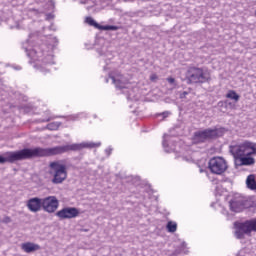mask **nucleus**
I'll return each instance as SVG.
<instances>
[{"mask_svg":"<svg viewBox=\"0 0 256 256\" xmlns=\"http://www.w3.org/2000/svg\"><path fill=\"white\" fill-rule=\"evenodd\" d=\"M49 168L53 171L52 183L60 185L67 179V166L60 161H54L49 164Z\"/></svg>","mask_w":256,"mask_h":256,"instance_id":"obj_7","label":"nucleus"},{"mask_svg":"<svg viewBox=\"0 0 256 256\" xmlns=\"http://www.w3.org/2000/svg\"><path fill=\"white\" fill-rule=\"evenodd\" d=\"M59 127H61V122H51L47 125V129H49V131H57Z\"/></svg>","mask_w":256,"mask_h":256,"instance_id":"obj_19","label":"nucleus"},{"mask_svg":"<svg viewBox=\"0 0 256 256\" xmlns=\"http://www.w3.org/2000/svg\"><path fill=\"white\" fill-rule=\"evenodd\" d=\"M97 0H80V3L82 4V5H87V3H90L91 5H95V2H96Z\"/></svg>","mask_w":256,"mask_h":256,"instance_id":"obj_22","label":"nucleus"},{"mask_svg":"<svg viewBox=\"0 0 256 256\" xmlns=\"http://www.w3.org/2000/svg\"><path fill=\"white\" fill-rule=\"evenodd\" d=\"M16 69H21V67H18V68H16Z\"/></svg>","mask_w":256,"mask_h":256,"instance_id":"obj_35","label":"nucleus"},{"mask_svg":"<svg viewBox=\"0 0 256 256\" xmlns=\"http://www.w3.org/2000/svg\"><path fill=\"white\" fill-rule=\"evenodd\" d=\"M44 55H45V52H38L35 49H32L28 53V57H31V59H33V61H42L43 63H46V64L53 63V55L47 54L45 57H44Z\"/></svg>","mask_w":256,"mask_h":256,"instance_id":"obj_12","label":"nucleus"},{"mask_svg":"<svg viewBox=\"0 0 256 256\" xmlns=\"http://www.w3.org/2000/svg\"><path fill=\"white\" fill-rule=\"evenodd\" d=\"M150 80H152V81H157V74H152V75L150 76Z\"/></svg>","mask_w":256,"mask_h":256,"instance_id":"obj_28","label":"nucleus"},{"mask_svg":"<svg viewBox=\"0 0 256 256\" xmlns=\"http://www.w3.org/2000/svg\"><path fill=\"white\" fill-rule=\"evenodd\" d=\"M229 151L234 159H240L245 156L251 157V155H256V144L249 141H245L242 144L233 142L229 146Z\"/></svg>","mask_w":256,"mask_h":256,"instance_id":"obj_3","label":"nucleus"},{"mask_svg":"<svg viewBox=\"0 0 256 256\" xmlns=\"http://www.w3.org/2000/svg\"><path fill=\"white\" fill-rule=\"evenodd\" d=\"M159 115H161L163 117V119H167V117H169V115H171V112L165 111V112L160 113Z\"/></svg>","mask_w":256,"mask_h":256,"instance_id":"obj_23","label":"nucleus"},{"mask_svg":"<svg viewBox=\"0 0 256 256\" xmlns=\"http://www.w3.org/2000/svg\"><path fill=\"white\" fill-rule=\"evenodd\" d=\"M185 247H187V243L186 242H182L181 243V249H185Z\"/></svg>","mask_w":256,"mask_h":256,"instance_id":"obj_30","label":"nucleus"},{"mask_svg":"<svg viewBox=\"0 0 256 256\" xmlns=\"http://www.w3.org/2000/svg\"><path fill=\"white\" fill-rule=\"evenodd\" d=\"M42 209L46 213H55L59 209V200L55 196H48L42 199Z\"/></svg>","mask_w":256,"mask_h":256,"instance_id":"obj_10","label":"nucleus"},{"mask_svg":"<svg viewBox=\"0 0 256 256\" xmlns=\"http://www.w3.org/2000/svg\"><path fill=\"white\" fill-rule=\"evenodd\" d=\"M187 95H189L188 91H184V92L180 93V99H186Z\"/></svg>","mask_w":256,"mask_h":256,"instance_id":"obj_24","label":"nucleus"},{"mask_svg":"<svg viewBox=\"0 0 256 256\" xmlns=\"http://www.w3.org/2000/svg\"><path fill=\"white\" fill-rule=\"evenodd\" d=\"M61 118H63V116H54V115H52V116H49L46 119L41 120V122L42 123H49V121H53V119H61Z\"/></svg>","mask_w":256,"mask_h":256,"instance_id":"obj_21","label":"nucleus"},{"mask_svg":"<svg viewBox=\"0 0 256 256\" xmlns=\"http://www.w3.org/2000/svg\"><path fill=\"white\" fill-rule=\"evenodd\" d=\"M246 185L248 187V189H250L251 191H255L256 190V180H255V175L250 174L247 179H246Z\"/></svg>","mask_w":256,"mask_h":256,"instance_id":"obj_16","label":"nucleus"},{"mask_svg":"<svg viewBox=\"0 0 256 256\" xmlns=\"http://www.w3.org/2000/svg\"><path fill=\"white\" fill-rule=\"evenodd\" d=\"M227 99H232V101H239L240 96L239 94H237V92H235L234 90H230L227 94H226Z\"/></svg>","mask_w":256,"mask_h":256,"instance_id":"obj_18","label":"nucleus"},{"mask_svg":"<svg viewBox=\"0 0 256 256\" xmlns=\"http://www.w3.org/2000/svg\"><path fill=\"white\" fill-rule=\"evenodd\" d=\"M208 167L211 173L223 175V172L227 171V162L221 157H214L209 160Z\"/></svg>","mask_w":256,"mask_h":256,"instance_id":"obj_9","label":"nucleus"},{"mask_svg":"<svg viewBox=\"0 0 256 256\" xmlns=\"http://www.w3.org/2000/svg\"><path fill=\"white\" fill-rule=\"evenodd\" d=\"M186 79L188 83L195 85L198 83H207L211 77L209 76V73H207V71H205L203 68L190 67L186 72Z\"/></svg>","mask_w":256,"mask_h":256,"instance_id":"obj_5","label":"nucleus"},{"mask_svg":"<svg viewBox=\"0 0 256 256\" xmlns=\"http://www.w3.org/2000/svg\"><path fill=\"white\" fill-rule=\"evenodd\" d=\"M52 9H55V2L53 0H48Z\"/></svg>","mask_w":256,"mask_h":256,"instance_id":"obj_27","label":"nucleus"},{"mask_svg":"<svg viewBox=\"0 0 256 256\" xmlns=\"http://www.w3.org/2000/svg\"><path fill=\"white\" fill-rule=\"evenodd\" d=\"M112 151H113V148H107L105 150V153L109 156V155H111Z\"/></svg>","mask_w":256,"mask_h":256,"instance_id":"obj_26","label":"nucleus"},{"mask_svg":"<svg viewBox=\"0 0 256 256\" xmlns=\"http://www.w3.org/2000/svg\"><path fill=\"white\" fill-rule=\"evenodd\" d=\"M110 79L114 83L117 89H122V92L126 94L127 99L130 101H137L136 91L139 89L137 87H129V79H127L123 74H116L115 76L110 75Z\"/></svg>","mask_w":256,"mask_h":256,"instance_id":"obj_4","label":"nucleus"},{"mask_svg":"<svg viewBox=\"0 0 256 256\" xmlns=\"http://www.w3.org/2000/svg\"><path fill=\"white\" fill-rule=\"evenodd\" d=\"M167 229L169 233H175L177 231V223L176 222H168L167 223Z\"/></svg>","mask_w":256,"mask_h":256,"instance_id":"obj_20","label":"nucleus"},{"mask_svg":"<svg viewBox=\"0 0 256 256\" xmlns=\"http://www.w3.org/2000/svg\"><path fill=\"white\" fill-rule=\"evenodd\" d=\"M86 23H88V25L91 27H95V29H99V31H117L119 29L118 26L114 25H100L91 17L86 18Z\"/></svg>","mask_w":256,"mask_h":256,"instance_id":"obj_13","label":"nucleus"},{"mask_svg":"<svg viewBox=\"0 0 256 256\" xmlns=\"http://www.w3.org/2000/svg\"><path fill=\"white\" fill-rule=\"evenodd\" d=\"M47 19H53L52 14H48V15H47Z\"/></svg>","mask_w":256,"mask_h":256,"instance_id":"obj_33","label":"nucleus"},{"mask_svg":"<svg viewBox=\"0 0 256 256\" xmlns=\"http://www.w3.org/2000/svg\"><path fill=\"white\" fill-rule=\"evenodd\" d=\"M162 145H163V147H167V142L165 140H163Z\"/></svg>","mask_w":256,"mask_h":256,"instance_id":"obj_32","label":"nucleus"},{"mask_svg":"<svg viewBox=\"0 0 256 256\" xmlns=\"http://www.w3.org/2000/svg\"><path fill=\"white\" fill-rule=\"evenodd\" d=\"M97 147H101V142H82L52 148H24L19 151L8 152L6 157L0 155V163H15V161H25L35 157H51L53 155H63V153H69V151H81V149H95Z\"/></svg>","mask_w":256,"mask_h":256,"instance_id":"obj_1","label":"nucleus"},{"mask_svg":"<svg viewBox=\"0 0 256 256\" xmlns=\"http://www.w3.org/2000/svg\"><path fill=\"white\" fill-rule=\"evenodd\" d=\"M26 206L29 209V211H31L32 213H37L41 211V207H43V199L37 198V197L30 198L27 201Z\"/></svg>","mask_w":256,"mask_h":256,"instance_id":"obj_14","label":"nucleus"},{"mask_svg":"<svg viewBox=\"0 0 256 256\" xmlns=\"http://www.w3.org/2000/svg\"><path fill=\"white\" fill-rule=\"evenodd\" d=\"M226 132L227 129L224 127L206 128L204 130L194 132L192 141L195 145H201V143H207V141H213L215 139H219V137H223Z\"/></svg>","mask_w":256,"mask_h":256,"instance_id":"obj_2","label":"nucleus"},{"mask_svg":"<svg viewBox=\"0 0 256 256\" xmlns=\"http://www.w3.org/2000/svg\"><path fill=\"white\" fill-rule=\"evenodd\" d=\"M106 83H109V78H106Z\"/></svg>","mask_w":256,"mask_h":256,"instance_id":"obj_34","label":"nucleus"},{"mask_svg":"<svg viewBox=\"0 0 256 256\" xmlns=\"http://www.w3.org/2000/svg\"><path fill=\"white\" fill-rule=\"evenodd\" d=\"M229 207L233 213H241L247 209V198L241 194H234L229 201Z\"/></svg>","mask_w":256,"mask_h":256,"instance_id":"obj_8","label":"nucleus"},{"mask_svg":"<svg viewBox=\"0 0 256 256\" xmlns=\"http://www.w3.org/2000/svg\"><path fill=\"white\" fill-rule=\"evenodd\" d=\"M56 217H58L60 221L65 219H75V217H79V209L75 207H65L56 212Z\"/></svg>","mask_w":256,"mask_h":256,"instance_id":"obj_11","label":"nucleus"},{"mask_svg":"<svg viewBox=\"0 0 256 256\" xmlns=\"http://www.w3.org/2000/svg\"><path fill=\"white\" fill-rule=\"evenodd\" d=\"M240 165H255V158L249 156H242L240 159Z\"/></svg>","mask_w":256,"mask_h":256,"instance_id":"obj_17","label":"nucleus"},{"mask_svg":"<svg viewBox=\"0 0 256 256\" xmlns=\"http://www.w3.org/2000/svg\"><path fill=\"white\" fill-rule=\"evenodd\" d=\"M69 119H70L71 121H75V120L77 119V116H69Z\"/></svg>","mask_w":256,"mask_h":256,"instance_id":"obj_31","label":"nucleus"},{"mask_svg":"<svg viewBox=\"0 0 256 256\" xmlns=\"http://www.w3.org/2000/svg\"><path fill=\"white\" fill-rule=\"evenodd\" d=\"M4 222L5 223H11V218L10 217H5Z\"/></svg>","mask_w":256,"mask_h":256,"instance_id":"obj_29","label":"nucleus"},{"mask_svg":"<svg viewBox=\"0 0 256 256\" xmlns=\"http://www.w3.org/2000/svg\"><path fill=\"white\" fill-rule=\"evenodd\" d=\"M234 227L236 229V239H245V235H251V233L256 232V218L244 222H235Z\"/></svg>","mask_w":256,"mask_h":256,"instance_id":"obj_6","label":"nucleus"},{"mask_svg":"<svg viewBox=\"0 0 256 256\" xmlns=\"http://www.w3.org/2000/svg\"><path fill=\"white\" fill-rule=\"evenodd\" d=\"M167 81H168V83H170V85L175 84V78H173V77L167 78Z\"/></svg>","mask_w":256,"mask_h":256,"instance_id":"obj_25","label":"nucleus"},{"mask_svg":"<svg viewBox=\"0 0 256 256\" xmlns=\"http://www.w3.org/2000/svg\"><path fill=\"white\" fill-rule=\"evenodd\" d=\"M21 249L25 253H33L35 251H39V249H41V246H39V244L26 242L21 245Z\"/></svg>","mask_w":256,"mask_h":256,"instance_id":"obj_15","label":"nucleus"}]
</instances>
